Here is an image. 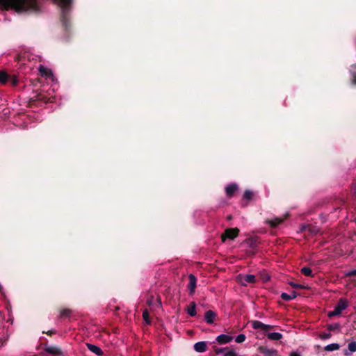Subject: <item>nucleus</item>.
<instances>
[{"label":"nucleus","mask_w":356,"mask_h":356,"mask_svg":"<svg viewBox=\"0 0 356 356\" xmlns=\"http://www.w3.org/2000/svg\"><path fill=\"white\" fill-rule=\"evenodd\" d=\"M194 350L197 353H204L207 350V341H199L194 344Z\"/></svg>","instance_id":"14"},{"label":"nucleus","mask_w":356,"mask_h":356,"mask_svg":"<svg viewBox=\"0 0 356 356\" xmlns=\"http://www.w3.org/2000/svg\"><path fill=\"white\" fill-rule=\"evenodd\" d=\"M240 277L247 283L254 284L256 282L255 276L253 275H240Z\"/></svg>","instance_id":"20"},{"label":"nucleus","mask_w":356,"mask_h":356,"mask_svg":"<svg viewBox=\"0 0 356 356\" xmlns=\"http://www.w3.org/2000/svg\"><path fill=\"white\" fill-rule=\"evenodd\" d=\"M8 81L13 86H17L19 83L18 77L15 74L10 75Z\"/></svg>","instance_id":"25"},{"label":"nucleus","mask_w":356,"mask_h":356,"mask_svg":"<svg viewBox=\"0 0 356 356\" xmlns=\"http://www.w3.org/2000/svg\"><path fill=\"white\" fill-rule=\"evenodd\" d=\"M343 352H344V355H346V356H347V355H349V353L348 352V350H344V351H343Z\"/></svg>","instance_id":"39"},{"label":"nucleus","mask_w":356,"mask_h":356,"mask_svg":"<svg viewBox=\"0 0 356 356\" xmlns=\"http://www.w3.org/2000/svg\"><path fill=\"white\" fill-rule=\"evenodd\" d=\"M72 314V310L68 308L60 309L59 318H70Z\"/></svg>","instance_id":"17"},{"label":"nucleus","mask_w":356,"mask_h":356,"mask_svg":"<svg viewBox=\"0 0 356 356\" xmlns=\"http://www.w3.org/2000/svg\"><path fill=\"white\" fill-rule=\"evenodd\" d=\"M259 352L264 356H278L277 351L274 349H270L266 346H259Z\"/></svg>","instance_id":"10"},{"label":"nucleus","mask_w":356,"mask_h":356,"mask_svg":"<svg viewBox=\"0 0 356 356\" xmlns=\"http://www.w3.org/2000/svg\"><path fill=\"white\" fill-rule=\"evenodd\" d=\"M44 351L47 353L51 354L54 356H59L63 355L62 350L59 347L55 346H45Z\"/></svg>","instance_id":"9"},{"label":"nucleus","mask_w":356,"mask_h":356,"mask_svg":"<svg viewBox=\"0 0 356 356\" xmlns=\"http://www.w3.org/2000/svg\"><path fill=\"white\" fill-rule=\"evenodd\" d=\"M143 318L147 324H151L152 322L150 320L149 314L147 309H145L143 312Z\"/></svg>","instance_id":"26"},{"label":"nucleus","mask_w":356,"mask_h":356,"mask_svg":"<svg viewBox=\"0 0 356 356\" xmlns=\"http://www.w3.org/2000/svg\"><path fill=\"white\" fill-rule=\"evenodd\" d=\"M288 214L286 213L284 217H275L272 219H268L266 222L272 227L275 228L279 225L282 223L284 220L287 218Z\"/></svg>","instance_id":"7"},{"label":"nucleus","mask_w":356,"mask_h":356,"mask_svg":"<svg viewBox=\"0 0 356 356\" xmlns=\"http://www.w3.org/2000/svg\"><path fill=\"white\" fill-rule=\"evenodd\" d=\"M40 73L42 75H45V76H49L50 74H51V72L44 68H41L40 69Z\"/></svg>","instance_id":"35"},{"label":"nucleus","mask_w":356,"mask_h":356,"mask_svg":"<svg viewBox=\"0 0 356 356\" xmlns=\"http://www.w3.org/2000/svg\"><path fill=\"white\" fill-rule=\"evenodd\" d=\"M0 9L13 10L18 14L39 13L42 3L40 0H0Z\"/></svg>","instance_id":"1"},{"label":"nucleus","mask_w":356,"mask_h":356,"mask_svg":"<svg viewBox=\"0 0 356 356\" xmlns=\"http://www.w3.org/2000/svg\"><path fill=\"white\" fill-rule=\"evenodd\" d=\"M238 189V186L236 184H231L226 186L225 193L228 197H232Z\"/></svg>","instance_id":"15"},{"label":"nucleus","mask_w":356,"mask_h":356,"mask_svg":"<svg viewBox=\"0 0 356 356\" xmlns=\"http://www.w3.org/2000/svg\"><path fill=\"white\" fill-rule=\"evenodd\" d=\"M300 272L305 276L307 277H314V274L312 273V269L309 267L305 266L301 268Z\"/></svg>","instance_id":"23"},{"label":"nucleus","mask_w":356,"mask_h":356,"mask_svg":"<svg viewBox=\"0 0 356 356\" xmlns=\"http://www.w3.org/2000/svg\"><path fill=\"white\" fill-rule=\"evenodd\" d=\"M216 317L217 314L212 310H208L204 314V320L208 324H213Z\"/></svg>","instance_id":"12"},{"label":"nucleus","mask_w":356,"mask_h":356,"mask_svg":"<svg viewBox=\"0 0 356 356\" xmlns=\"http://www.w3.org/2000/svg\"><path fill=\"white\" fill-rule=\"evenodd\" d=\"M327 328L329 331L338 330L341 328L339 323L329 324L327 325Z\"/></svg>","instance_id":"28"},{"label":"nucleus","mask_w":356,"mask_h":356,"mask_svg":"<svg viewBox=\"0 0 356 356\" xmlns=\"http://www.w3.org/2000/svg\"><path fill=\"white\" fill-rule=\"evenodd\" d=\"M187 313L191 316H196V304L195 302H191L187 308Z\"/></svg>","instance_id":"19"},{"label":"nucleus","mask_w":356,"mask_h":356,"mask_svg":"<svg viewBox=\"0 0 356 356\" xmlns=\"http://www.w3.org/2000/svg\"><path fill=\"white\" fill-rule=\"evenodd\" d=\"M233 337L230 335L222 334L216 337V341L219 344H226L232 341Z\"/></svg>","instance_id":"13"},{"label":"nucleus","mask_w":356,"mask_h":356,"mask_svg":"<svg viewBox=\"0 0 356 356\" xmlns=\"http://www.w3.org/2000/svg\"><path fill=\"white\" fill-rule=\"evenodd\" d=\"M298 296V293L296 291H292L291 294H288L286 293H282L281 294V298L284 301H290L291 300L295 299Z\"/></svg>","instance_id":"18"},{"label":"nucleus","mask_w":356,"mask_h":356,"mask_svg":"<svg viewBox=\"0 0 356 356\" xmlns=\"http://www.w3.org/2000/svg\"><path fill=\"white\" fill-rule=\"evenodd\" d=\"M245 339L246 337L245 334H240L236 337L235 341L236 343H242L245 340Z\"/></svg>","instance_id":"32"},{"label":"nucleus","mask_w":356,"mask_h":356,"mask_svg":"<svg viewBox=\"0 0 356 356\" xmlns=\"http://www.w3.org/2000/svg\"><path fill=\"white\" fill-rule=\"evenodd\" d=\"M188 279L189 283L188 285V288L189 289L190 294L193 295L195 293V290L197 286V278L193 274H190L188 275Z\"/></svg>","instance_id":"11"},{"label":"nucleus","mask_w":356,"mask_h":356,"mask_svg":"<svg viewBox=\"0 0 356 356\" xmlns=\"http://www.w3.org/2000/svg\"><path fill=\"white\" fill-rule=\"evenodd\" d=\"M238 234L239 229L237 227L228 228L221 236L222 241L225 242L227 238L233 240L238 236Z\"/></svg>","instance_id":"5"},{"label":"nucleus","mask_w":356,"mask_h":356,"mask_svg":"<svg viewBox=\"0 0 356 356\" xmlns=\"http://www.w3.org/2000/svg\"><path fill=\"white\" fill-rule=\"evenodd\" d=\"M351 74L353 76V82L356 84V64L352 65Z\"/></svg>","instance_id":"31"},{"label":"nucleus","mask_w":356,"mask_h":356,"mask_svg":"<svg viewBox=\"0 0 356 356\" xmlns=\"http://www.w3.org/2000/svg\"><path fill=\"white\" fill-rule=\"evenodd\" d=\"M213 350L216 355L224 353L223 356H238L237 353L234 350H231L228 347L218 348L217 346H213Z\"/></svg>","instance_id":"6"},{"label":"nucleus","mask_w":356,"mask_h":356,"mask_svg":"<svg viewBox=\"0 0 356 356\" xmlns=\"http://www.w3.org/2000/svg\"><path fill=\"white\" fill-rule=\"evenodd\" d=\"M348 307V302L343 298L339 299L333 311L328 313L329 317L340 315L341 312Z\"/></svg>","instance_id":"4"},{"label":"nucleus","mask_w":356,"mask_h":356,"mask_svg":"<svg viewBox=\"0 0 356 356\" xmlns=\"http://www.w3.org/2000/svg\"><path fill=\"white\" fill-rule=\"evenodd\" d=\"M290 356H300L299 354L295 353V352H292L291 354H290Z\"/></svg>","instance_id":"38"},{"label":"nucleus","mask_w":356,"mask_h":356,"mask_svg":"<svg viewBox=\"0 0 356 356\" xmlns=\"http://www.w3.org/2000/svg\"><path fill=\"white\" fill-rule=\"evenodd\" d=\"M289 285L293 289H307V287L305 286L304 285L296 284L293 282H289Z\"/></svg>","instance_id":"33"},{"label":"nucleus","mask_w":356,"mask_h":356,"mask_svg":"<svg viewBox=\"0 0 356 356\" xmlns=\"http://www.w3.org/2000/svg\"><path fill=\"white\" fill-rule=\"evenodd\" d=\"M54 3L60 9V20L65 29L67 31L70 26V13L72 8L73 0H52Z\"/></svg>","instance_id":"2"},{"label":"nucleus","mask_w":356,"mask_h":356,"mask_svg":"<svg viewBox=\"0 0 356 356\" xmlns=\"http://www.w3.org/2000/svg\"><path fill=\"white\" fill-rule=\"evenodd\" d=\"M86 346L92 353L97 355H102L104 354L102 350L94 344L87 343Z\"/></svg>","instance_id":"16"},{"label":"nucleus","mask_w":356,"mask_h":356,"mask_svg":"<svg viewBox=\"0 0 356 356\" xmlns=\"http://www.w3.org/2000/svg\"><path fill=\"white\" fill-rule=\"evenodd\" d=\"M228 218V220L232 219V216H228V218Z\"/></svg>","instance_id":"40"},{"label":"nucleus","mask_w":356,"mask_h":356,"mask_svg":"<svg viewBox=\"0 0 356 356\" xmlns=\"http://www.w3.org/2000/svg\"><path fill=\"white\" fill-rule=\"evenodd\" d=\"M253 196H254L253 192L250 190L245 191V192L243 193V199L247 200H252Z\"/></svg>","instance_id":"27"},{"label":"nucleus","mask_w":356,"mask_h":356,"mask_svg":"<svg viewBox=\"0 0 356 356\" xmlns=\"http://www.w3.org/2000/svg\"><path fill=\"white\" fill-rule=\"evenodd\" d=\"M348 275H349V276H356V269H355V270H353L350 271V272L348 273Z\"/></svg>","instance_id":"36"},{"label":"nucleus","mask_w":356,"mask_h":356,"mask_svg":"<svg viewBox=\"0 0 356 356\" xmlns=\"http://www.w3.org/2000/svg\"><path fill=\"white\" fill-rule=\"evenodd\" d=\"M55 333H56V331H55V330H49V331H48V332H47V334L48 335H51V334H55Z\"/></svg>","instance_id":"37"},{"label":"nucleus","mask_w":356,"mask_h":356,"mask_svg":"<svg viewBox=\"0 0 356 356\" xmlns=\"http://www.w3.org/2000/svg\"><path fill=\"white\" fill-rule=\"evenodd\" d=\"M10 75L6 72H0V83L6 84L9 80Z\"/></svg>","instance_id":"22"},{"label":"nucleus","mask_w":356,"mask_h":356,"mask_svg":"<svg viewBox=\"0 0 356 356\" xmlns=\"http://www.w3.org/2000/svg\"><path fill=\"white\" fill-rule=\"evenodd\" d=\"M340 348V346L338 343H331L327 346H326L324 349L326 351H334L339 350Z\"/></svg>","instance_id":"24"},{"label":"nucleus","mask_w":356,"mask_h":356,"mask_svg":"<svg viewBox=\"0 0 356 356\" xmlns=\"http://www.w3.org/2000/svg\"><path fill=\"white\" fill-rule=\"evenodd\" d=\"M33 95L30 97L28 105L29 107L38 106L42 104H47L50 99L44 93L38 91H33Z\"/></svg>","instance_id":"3"},{"label":"nucleus","mask_w":356,"mask_h":356,"mask_svg":"<svg viewBox=\"0 0 356 356\" xmlns=\"http://www.w3.org/2000/svg\"><path fill=\"white\" fill-rule=\"evenodd\" d=\"M251 324H252V327L254 330L261 329V330H262L264 331H268V330H269L270 329H273L274 327V326H273V325H266V324H264L262 322L259 321H251Z\"/></svg>","instance_id":"8"},{"label":"nucleus","mask_w":356,"mask_h":356,"mask_svg":"<svg viewBox=\"0 0 356 356\" xmlns=\"http://www.w3.org/2000/svg\"><path fill=\"white\" fill-rule=\"evenodd\" d=\"M348 349L350 352L354 353L356 352V341H351L348 345Z\"/></svg>","instance_id":"29"},{"label":"nucleus","mask_w":356,"mask_h":356,"mask_svg":"<svg viewBox=\"0 0 356 356\" xmlns=\"http://www.w3.org/2000/svg\"><path fill=\"white\" fill-rule=\"evenodd\" d=\"M267 337L270 340L277 341L282 338V334L279 332H270L267 334Z\"/></svg>","instance_id":"21"},{"label":"nucleus","mask_w":356,"mask_h":356,"mask_svg":"<svg viewBox=\"0 0 356 356\" xmlns=\"http://www.w3.org/2000/svg\"><path fill=\"white\" fill-rule=\"evenodd\" d=\"M331 337L332 334L330 333H323L319 335V337L323 340L330 339Z\"/></svg>","instance_id":"34"},{"label":"nucleus","mask_w":356,"mask_h":356,"mask_svg":"<svg viewBox=\"0 0 356 356\" xmlns=\"http://www.w3.org/2000/svg\"><path fill=\"white\" fill-rule=\"evenodd\" d=\"M250 243V246L252 248H256L257 246V238H251L248 239Z\"/></svg>","instance_id":"30"}]
</instances>
